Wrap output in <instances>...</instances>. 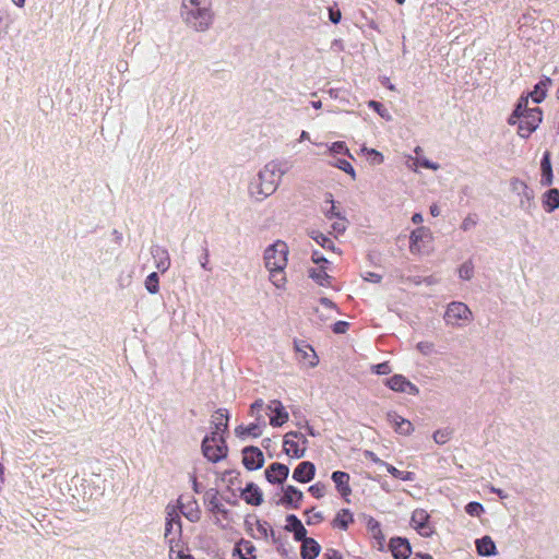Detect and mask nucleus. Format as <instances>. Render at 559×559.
<instances>
[{
    "label": "nucleus",
    "instance_id": "1",
    "mask_svg": "<svg viewBox=\"0 0 559 559\" xmlns=\"http://www.w3.org/2000/svg\"><path fill=\"white\" fill-rule=\"evenodd\" d=\"M551 86V80L545 79L537 83L534 90L526 96H522L509 118L510 124L518 126V134L521 138L530 136L542 122V111L538 107L531 106L539 104L547 95L548 88Z\"/></svg>",
    "mask_w": 559,
    "mask_h": 559
},
{
    "label": "nucleus",
    "instance_id": "2",
    "mask_svg": "<svg viewBox=\"0 0 559 559\" xmlns=\"http://www.w3.org/2000/svg\"><path fill=\"white\" fill-rule=\"evenodd\" d=\"M285 170L276 162L265 164L248 185L249 197L258 202H262L271 197L280 187L281 179Z\"/></svg>",
    "mask_w": 559,
    "mask_h": 559
},
{
    "label": "nucleus",
    "instance_id": "3",
    "mask_svg": "<svg viewBox=\"0 0 559 559\" xmlns=\"http://www.w3.org/2000/svg\"><path fill=\"white\" fill-rule=\"evenodd\" d=\"M218 421L211 436H207L202 443L204 456L211 462H218L227 455V445L223 438V432L227 427V419L223 415L216 418Z\"/></svg>",
    "mask_w": 559,
    "mask_h": 559
},
{
    "label": "nucleus",
    "instance_id": "4",
    "mask_svg": "<svg viewBox=\"0 0 559 559\" xmlns=\"http://www.w3.org/2000/svg\"><path fill=\"white\" fill-rule=\"evenodd\" d=\"M443 320L449 326L464 328L473 321V312L464 302L452 301L445 308Z\"/></svg>",
    "mask_w": 559,
    "mask_h": 559
},
{
    "label": "nucleus",
    "instance_id": "5",
    "mask_svg": "<svg viewBox=\"0 0 559 559\" xmlns=\"http://www.w3.org/2000/svg\"><path fill=\"white\" fill-rule=\"evenodd\" d=\"M186 24L197 32L206 31L213 23L214 13L212 7H200L193 10L181 11Z\"/></svg>",
    "mask_w": 559,
    "mask_h": 559
},
{
    "label": "nucleus",
    "instance_id": "6",
    "mask_svg": "<svg viewBox=\"0 0 559 559\" xmlns=\"http://www.w3.org/2000/svg\"><path fill=\"white\" fill-rule=\"evenodd\" d=\"M288 245L283 240H276L264 250L263 260L265 267H286L288 263Z\"/></svg>",
    "mask_w": 559,
    "mask_h": 559
},
{
    "label": "nucleus",
    "instance_id": "7",
    "mask_svg": "<svg viewBox=\"0 0 559 559\" xmlns=\"http://www.w3.org/2000/svg\"><path fill=\"white\" fill-rule=\"evenodd\" d=\"M312 262L316 265L308 270L309 277L320 286H330L332 276L329 273L330 267L326 265L330 263L329 259L314 250L312 253Z\"/></svg>",
    "mask_w": 559,
    "mask_h": 559
},
{
    "label": "nucleus",
    "instance_id": "8",
    "mask_svg": "<svg viewBox=\"0 0 559 559\" xmlns=\"http://www.w3.org/2000/svg\"><path fill=\"white\" fill-rule=\"evenodd\" d=\"M307 438L297 431H290L284 436V452L292 459H300L307 450Z\"/></svg>",
    "mask_w": 559,
    "mask_h": 559
},
{
    "label": "nucleus",
    "instance_id": "9",
    "mask_svg": "<svg viewBox=\"0 0 559 559\" xmlns=\"http://www.w3.org/2000/svg\"><path fill=\"white\" fill-rule=\"evenodd\" d=\"M432 238L431 231L426 227H419L411 233L409 250L413 253H421Z\"/></svg>",
    "mask_w": 559,
    "mask_h": 559
},
{
    "label": "nucleus",
    "instance_id": "10",
    "mask_svg": "<svg viewBox=\"0 0 559 559\" xmlns=\"http://www.w3.org/2000/svg\"><path fill=\"white\" fill-rule=\"evenodd\" d=\"M386 420L393 430L400 436H411L415 430V427L411 420L402 417L395 412L388 413Z\"/></svg>",
    "mask_w": 559,
    "mask_h": 559
},
{
    "label": "nucleus",
    "instance_id": "11",
    "mask_svg": "<svg viewBox=\"0 0 559 559\" xmlns=\"http://www.w3.org/2000/svg\"><path fill=\"white\" fill-rule=\"evenodd\" d=\"M304 499V493L295 486L288 485L283 487L282 497L278 500V504L290 509H298Z\"/></svg>",
    "mask_w": 559,
    "mask_h": 559
},
{
    "label": "nucleus",
    "instance_id": "12",
    "mask_svg": "<svg viewBox=\"0 0 559 559\" xmlns=\"http://www.w3.org/2000/svg\"><path fill=\"white\" fill-rule=\"evenodd\" d=\"M429 514L424 509H416L412 513L411 524L421 536L429 537L433 530L428 524Z\"/></svg>",
    "mask_w": 559,
    "mask_h": 559
},
{
    "label": "nucleus",
    "instance_id": "13",
    "mask_svg": "<svg viewBox=\"0 0 559 559\" xmlns=\"http://www.w3.org/2000/svg\"><path fill=\"white\" fill-rule=\"evenodd\" d=\"M385 384L395 392H401L409 395L418 394V389L415 384L408 381L402 374H394L386 379Z\"/></svg>",
    "mask_w": 559,
    "mask_h": 559
},
{
    "label": "nucleus",
    "instance_id": "14",
    "mask_svg": "<svg viewBox=\"0 0 559 559\" xmlns=\"http://www.w3.org/2000/svg\"><path fill=\"white\" fill-rule=\"evenodd\" d=\"M299 360L308 368H314L319 364V357L314 349L307 343L300 342L295 345Z\"/></svg>",
    "mask_w": 559,
    "mask_h": 559
},
{
    "label": "nucleus",
    "instance_id": "15",
    "mask_svg": "<svg viewBox=\"0 0 559 559\" xmlns=\"http://www.w3.org/2000/svg\"><path fill=\"white\" fill-rule=\"evenodd\" d=\"M242 462L248 469H258L262 467L264 463V454L258 448H245L242 451Z\"/></svg>",
    "mask_w": 559,
    "mask_h": 559
},
{
    "label": "nucleus",
    "instance_id": "16",
    "mask_svg": "<svg viewBox=\"0 0 559 559\" xmlns=\"http://www.w3.org/2000/svg\"><path fill=\"white\" fill-rule=\"evenodd\" d=\"M267 411L270 416V424L273 427H281L289 419L288 413L278 401H272L267 405Z\"/></svg>",
    "mask_w": 559,
    "mask_h": 559
},
{
    "label": "nucleus",
    "instance_id": "17",
    "mask_svg": "<svg viewBox=\"0 0 559 559\" xmlns=\"http://www.w3.org/2000/svg\"><path fill=\"white\" fill-rule=\"evenodd\" d=\"M288 474L289 468L282 463H273L265 469V477L272 484H283Z\"/></svg>",
    "mask_w": 559,
    "mask_h": 559
},
{
    "label": "nucleus",
    "instance_id": "18",
    "mask_svg": "<svg viewBox=\"0 0 559 559\" xmlns=\"http://www.w3.org/2000/svg\"><path fill=\"white\" fill-rule=\"evenodd\" d=\"M316 467L311 462H301L294 469L293 478L299 483H309L313 479Z\"/></svg>",
    "mask_w": 559,
    "mask_h": 559
},
{
    "label": "nucleus",
    "instance_id": "19",
    "mask_svg": "<svg viewBox=\"0 0 559 559\" xmlns=\"http://www.w3.org/2000/svg\"><path fill=\"white\" fill-rule=\"evenodd\" d=\"M421 152H423V150L419 146H417L414 150V153L416 154V156L412 158L413 164H414L413 170L416 173V171H418L419 167L426 168V169H429L432 171L440 170L441 165L439 163L432 162L428 157L421 155Z\"/></svg>",
    "mask_w": 559,
    "mask_h": 559
},
{
    "label": "nucleus",
    "instance_id": "20",
    "mask_svg": "<svg viewBox=\"0 0 559 559\" xmlns=\"http://www.w3.org/2000/svg\"><path fill=\"white\" fill-rule=\"evenodd\" d=\"M390 549L395 559H407L412 552L408 542L401 537L391 539Z\"/></svg>",
    "mask_w": 559,
    "mask_h": 559
},
{
    "label": "nucleus",
    "instance_id": "21",
    "mask_svg": "<svg viewBox=\"0 0 559 559\" xmlns=\"http://www.w3.org/2000/svg\"><path fill=\"white\" fill-rule=\"evenodd\" d=\"M513 187L521 194L520 206L524 210H530L534 205V193L523 181L516 180Z\"/></svg>",
    "mask_w": 559,
    "mask_h": 559
},
{
    "label": "nucleus",
    "instance_id": "22",
    "mask_svg": "<svg viewBox=\"0 0 559 559\" xmlns=\"http://www.w3.org/2000/svg\"><path fill=\"white\" fill-rule=\"evenodd\" d=\"M285 269L286 267L266 269L269 272V281L277 290H286L287 288Z\"/></svg>",
    "mask_w": 559,
    "mask_h": 559
},
{
    "label": "nucleus",
    "instance_id": "23",
    "mask_svg": "<svg viewBox=\"0 0 559 559\" xmlns=\"http://www.w3.org/2000/svg\"><path fill=\"white\" fill-rule=\"evenodd\" d=\"M332 480L342 497L346 498L352 493V489L349 487V475L347 473L340 471L334 472L332 474Z\"/></svg>",
    "mask_w": 559,
    "mask_h": 559
},
{
    "label": "nucleus",
    "instance_id": "24",
    "mask_svg": "<svg viewBox=\"0 0 559 559\" xmlns=\"http://www.w3.org/2000/svg\"><path fill=\"white\" fill-rule=\"evenodd\" d=\"M314 311L321 321L331 320L336 312L334 304L326 298H322L319 301L318 306L314 308Z\"/></svg>",
    "mask_w": 559,
    "mask_h": 559
},
{
    "label": "nucleus",
    "instance_id": "25",
    "mask_svg": "<svg viewBox=\"0 0 559 559\" xmlns=\"http://www.w3.org/2000/svg\"><path fill=\"white\" fill-rule=\"evenodd\" d=\"M285 528L292 532L295 538L298 540H301L306 537L307 530L301 523V521L298 520L295 515H288L286 518Z\"/></svg>",
    "mask_w": 559,
    "mask_h": 559
},
{
    "label": "nucleus",
    "instance_id": "26",
    "mask_svg": "<svg viewBox=\"0 0 559 559\" xmlns=\"http://www.w3.org/2000/svg\"><path fill=\"white\" fill-rule=\"evenodd\" d=\"M241 498L252 506L261 504L263 496L258 486L249 484L241 492Z\"/></svg>",
    "mask_w": 559,
    "mask_h": 559
},
{
    "label": "nucleus",
    "instance_id": "27",
    "mask_svg": "<svg viewBox=\"0 0 559 559\" xmlns=\"http://www.w3.org/2000/svg\"><path fill=\"white\" fill-rule=\"evenodd\" d=\"M542 203L547 213L554 212L559 207V190L549 189L542 197Z\"/></svg>",
    "mask_w": 559,
    "mask_h": 559
},
{
    "label": "nucleus",
    "instance_id": "28",
    "mask_svg": "<svg viewBox=\"0 0 559 559\" xmlns=\"http://www.w3.org/2000/svg\"><path fill=\"white\" fill-rule=\"evenodd\" d=\"M542 179L540 183L545 187H549L554 182L552 167L550 163V154L546 152L540 164Z\"/></svg>",
    "mask_w": 559,
    "mask_h": 559
},
{
    "label": "nucleus",
    "instance_id": "29",
    "mask_svg": "<svg viewBox=\"0 0 559 559\" xmlns=\"http://www.w3.org/2000/svg\"><path fill=\"white\" fill-rule=\"evenodd\" d=\"M301 545V557L302 559H314L320 551V546L312 538L305 537Z\"/></svg>",
    "mask_w": 559,
    "mask_h": 559
},
{
    "label": "nucleus",
    "instance_id": "30",
    "mask_svg": "<svg viewBox=\"0 0 559 559\" xmlns=\"http://www.w3.org/2000/svg\"><path fill=\"white\" fill-rule=\"evenodd\" d=\"M476 549L479 556H493L496 555V545L491 537L484 536L476 540Z\"/></svg>",
    "mask_w": 559,
    "mask_h": 559
},
{
    "label": "nucleus",
    "instance_id": "31",
    "mask_svg": "<svg viewBox=\"0 0 559 559\" xmlns=\"http://www.w3.org/2000/svg\"><path fill=\"white\" fill-rule=\"evenodd\" d=\"M382 466L385 467V469L394 477V478H397V479H401L403 481H413L415 479V474L413 472H407V471H401L399 468H396L395 466L389 464V463H385L383 461H378Z\"/></svg>",
    "mask_w": 559,
    "mask_h": 559
},
{
    "label": "nucleus",
    "instance_id": "32",
    "mask_svg": "<svg viewBox=\"0 0 559 559\" xmlns=\"http://www.w3.org/2000/svg\"><path fill=\"white\" fill-rule=\"evenodd\" d=\"M353 514L347 509H343L337 512L333 520V526L340 530H347L348 525L353 523Z\"/></svg>",
    "mask_w": 559,
    "mask_h": 559
},
{
    "label": "nucleus",
    "instance_id": "33",
    "mask_svg": "<svg viewBox=\"0 0 559 559\" xmlns=\"http://www.w3.org/2000/svg\"><path fill=\"white\" fill-rule=\"evenodd\" d=\"M360 152L368 156L369 163L373 166H379L384 162V156L382 155V153L374 148H369L364 145L360 148Z\"/></svg>",
    "mask_w": 559,
    "mask_h": 559
},
{
    "label": "nucleus",
    "instance_id": "34",
    "mask_svg": "<svg viewBox=\"0 0 559 559\" xmlns=\"http://www.w3.org/2000/svg\"><path fill=\"white\" fill-rule=\"evenodd\" d=\"M367 527L369 532L372 534V537L377 539L378 545L381 548L383 546L384 535L381 532L379 522L373 519H369Z\"/></svg>",
    "mask_w": 559,
    "mask_h": 559
},
{
    "label": "nucleus",
    "instance_id": "35",
    "mask_svg": "<svg viewBox=\"0 0 559 559\" xmlns=\"http://www.w3.org/2000/svg\"><path fill=\"white\" fill-rule=\"evenodd\" d=\"M236 435L238 437H241V438H246V437H258L261 435V429L258 425L255 424H252L250 426H247V427H243V426H239L236 428Z\"/></svg>",
    "mask_w": 559,
    "mask_h": 559
},
{
    "label": "nucleus",
    "instance_id": "36",
    "mask_svg": "<svg viewBox=\"0 0 559 559\" xmlns=\"http://www.w3.org/2000/svg\"><path fill=\"white\" fill-rule=\"evenodd\" d=\"M328 154L331 156H336L338 154H345V155H348L349 157H352V154L349 153L348 147L346 146L345 142H343V141H336V142H333L331 145H329Z\"/></svg>",
    "mask_w": 559,
    "mask_h": 559
},
{
    "label": "nucleus",
    "instance_id": "37",
    "mask_svg": "<svg viewBox=\"0 0 559 559\" xmlns=\"http://www.w3.org/2000/svg\"><path fill=\"white\" fill-rule=\"evenodd\" d=\"M312 239H313V241H316V243H318L323 249L335 252L334 242L330 238H328L325 235H323L321 233H314L312 235Z\"/></svg>",
    "mask_w": 559,
    "mask_h": 559
},
{
    "label": "nucleus",
    "instance_id": "38",
    "mask_svg": "<svg viewBox=\"0 0 559 559\" xmlns=\"http://www.w3.org/2000/svg\"><path fill=\"white\" fill-rule=\"evenodd\" d=\"M333 167L338 168L340 170H343L347 175L352 177V179H356V171L350 163H348L345 159H335L331 163Z\"/></svg>",
    "mask_w": 559,
    "mask_h": 559
},
{
    "label": "nucleus",
    "instance_id": "39",
    "mask_svg": "<svg viewBox=\"0 0 559 559\" xmlns=\"http://www.w3.org/2000/svg\"><path fill=\"white\" fill-rule=\"evenodd\" d=\"M459 277L464 281H469L474 276V265L471 261L464 262L457 270Z\"/></svg>",
    "mask_w": 559,
    "mask_h": 559
},
{
    "label": "nucleus",
    "instance_id": "40",
    "mask_svg": "<svg viewBox=\"0 0 559 559\" xmlns=\"http://www.w3.org/2000/svg\"><path fill=\"white\" fill-rule=\"evenodd\" d=\"M200 7H212V0H182L181 2V11Z\"/></svg>",
    "mask_w": 559,
    "mask_h": 559
},
{
    "label": "nucleus",
    "instance_id": "41",
    "mask_svg": "<svg viewBox=\"0 0 559 559\" xmlns=\"http://www.w3.org/2000/svg\"><path fill=\"white\" fill-rule=\"evenodd\" d=\"M145 288L151 294H157L159 290V280L156 273H151L145 280Z\"/></svg>",
    "mask_w": 559,
    "mask_h": 559
},
{
    "label": "nucleus",
    "instance_id": "42",
    "mask_svg": "<svg viewBox=\"0 0 559 559\" xmlns=\"http://www.w3.org/2000/svg\"><path fill=\"white\" fill-rule=\"evenodd\" d=\"M368 106L372 108L381 118L385 119L386 121H390L392 119V116L390 115L389 110L379 102L370 100L368 102Z\"/></svg>",
    "mask_w": 559,
    "mask_h": 559
},
{
    "label": "nucleus",
    "instance_id": "43",
    "mask_svg": "<svg viewBox=\"0 0 559 559\" xmlns=\"http://www.w3.org/2000/svg\"><path fill=\"white\" fill-rule=\"evenodd\" d=\"M452 436V431L449 429L436 430L432 435V439L437 444H445Z\"/></svg>",
    "mask_w": 559,
    "mask_h": 559
},
{
    "label": "nucleus",
    "instance_id": "44",
    "mask_svg": "<svg viewBox=\"0 0 559 559\" xmlns=\"http://www.w3.org/2000/svg\"><path fill=\"white\" fill-rule=\"evenodd\" d=\"M416 348L417 350L423 355V356H430L432 354H435V344L432 342H429V341H421L419 342L417 345H416Z\"/></svg>",
    "mask_w": 559,
    "mask_h": 559
},
{
    "label": "nucleus",
    "instance_id": "45",
    "mask_svg": "<svg viewBox=\"0 0 559 559\" xmlns=\"http://www.w3.org/2000/svg\"><path fill=\"white\" fill-rule=\"evenodd\" d=\"M169 559H193L188 554H186L182 549L178 547V545H173V539H170V550H169Z\"/></svg>",
    "mask_w": 559,
    "mask_h": 559
},
{
    "label": "nucleus",
    "instance_id": "46",
    "mask_svg": "<svg viewBox=\"0 0 559 559\" xmlns=\"http://www.w3.org/2000/svg\"><path fill=\"white\" fill-rule=\"evenodd\" d=\"M465 511L467 514H469L471 516H476V518H479L485 509L484 507L478 503V502H469L466 507H465Z\"/></svg>",
    "mask_w": 559,
    "mask_h": 559
},
{
    "label": "nucleus",
    "instance_id": "47",
    "mask_svg": "<svg viewBox=\"0 0 559 559\" xmlns=\"http://www.w3.org/2000/svg\"><path fill=\"white\" fill-rule=\"evenodd\" d=\"M309 492L316 498H322L325 495V486L321 483H317L309 487Z\"/></svg>",
    "mask_w": 559,
    "mask_h": 559
},
{
    "label": "nucleus",
    "instance_id": "48",
    "mask_svg": "<svg viewBox=\"0 0 559 559\" xmlns=\"http://www.w3.org/2000/svg\"><path fill=\"white\" fill-rule=\"evenodd\" d=\"M362 280L372 284H379L382 281V276L376 272H366L362 274Z\"/></svg>",
    "mask_w": 559,
    "mask_h": 559
},
{
    "label": "nucleus",
    "instance_id": "49",
    "mask_svg": "<svg viewBox=\"0 0 559 559\" xmlns=\"http://www.w3.org/2000/svg\"><path fill=\"white\" fill-rule=\"evenodd\" d=\"M180 528V525L178 523V521L175 519V518H170L166 524V533H165V536L167 537L168 535H170L174 531H179Z\"/></svg>",
    "mask_w": 559,
    "mask_h": 559
},
{
    "label": "nucleus",
    "instance_id": "50",
    "mask_svg": "<svg viewBox=\"0 0 559 559\" xmlns=\"http://www.w3.org/2000/svg\"><path fill=\"white\" fill-rule=\"evenodd\" d=\"M477 222L474 216H467L463 219L461 224V228L465 231L473 229L476 226Z\"/></svg>",
    "mask_w": 559,
    "mask_h": 559
},
{
    "label": "nucleus",
    "instance_id": "51",
    "mask_svg": "<svg viewBox=\"0 0 559 559\" xmlns=\"http://www.w3.org/2000/svg\"><path fill=\"white\" fill-rule=\"evenodd\" d=\"M374 371L378 374H388L391 371V369L386 362H382V364L374 366Z\"/></svg>",
    "mask_w": 559,
    "mask_h": 559
},
{
    "label": "nucleus",
    "instance_id": "52",
    "mask_svg": "<svg viewBox=\"0 0 559 559\" xmlns=\"http://www.w3.org/2000/svg\"><path fill=\"white\" fill-rule=\"evenodd\" d=\"M321 520H322L321 513L314 512V513H312V515L309 516L307 523L311 524V523L320 522Z\"/></svg>",
    "mask_w": 559,
    "mask_h": 559
},
{
    "label": "nucleus",
    "instance_id": "53",
    "mask_svg": "<svg viewBox=\"0 0 559 559\" xmlns=\"http://www.w3.org/2000/svg\"><path fill=\"white\" fill-rule=\"evenodd\" d=\"M330 19L333 23H335V24L338 23L341 20V12L330 10Z\"/></svg>",
    "mask_w": 559,
    "mask_h": 559
},
{
    "label": "nucleus",
    "instance_id": "54",
    "mask_svg": "<svg viewBox=\"0 0 559 559\" xmlns=\"http://www.w3.org/2000/svg\"><path fill=\"white\" fill-rule=\"evenodd\" d=\"M345 328H346V323L345 322H337L334 326V332L336 333H344L345 332Z\"/></svg>",
    "mask_w": 559,
    "mask_h": 559
},
{
    "label": "nucleus",
    "instance_id": "55",
    "mask_svg": "<svg viewBox=\"0 0 559 559\" xmlns=\"http://www.w3.org/2000/svg\"><path fill=\"white\" fill-rule=\"evenodd\" d=\"M412 222L416 225L418 224H421L424 222V217L420 213H415L413 216H412Z\"/></svg>",
    "mask_w": 559,
    "mask_h": 559
},
{
    "label": "nucleus",
    "instance_id": "56",
    "mask_svg": "<svg viewBox=\"0 0 559 559\" xmlns=\"http://www.w3.org/2000/svg\"><path fill=\"white\" fill-rule=\"evenodd\" d=\"M250 546L248 544H243L239 549H238V552L239 555L241 556L242 559H248L246 557L242 556V551L245 550L247 554H249L250 551Z\"/></svg>",
    "mask_w": 559,
    "mask_h": 559
},
{
    "label": "nucleus",
    "instance_id": "57",
    "mask_svg": "<svg viewBox=\"0 0 559 559\" xmlns=\"http://www.w3.org/2000/svg\"><path fill=\"white\" fill-rule=\"evenodd\" d=\"M169 266V262L168 261H163L160 263H158L157 267L162 271V272H165Z\"/></svg>",
    "mask_w": 559,
    "mask_h": 559
},
{
    "label": "nucleus",
    "instance_id": "58",
    "mask_svg": "<svg viewBox=\"0 0 559 559\" xmlns=\"http://www.w3.org/2000/svg\"><path fill=\"white\" fill-rule=\"evenodd\" d=\"M334 230L343 231L345 229V224L343 222L335 223L333 225Z\"/></svg>",
    "mask_w": 559,
    "mask_h": 559
},
{
    "label": "nucleus",
    "instance_id": "59",
    "mask_svg": "<svg viewBox=\"0 0 559 559\" xmlns=\"http://www.w3.org/2000/svg\"><path fill=\"white\" fill-rule=\"evenodd\" d=\"M262 406H263L262 401H257L255 403L252 404L251 409H252V412L260 411L262 408Z\"/></svg>",
    "mask_w": 559,
    "mask_h": 559
},
{
    "label": "nucleus",
    "instance_id": "60",
    "mask_svg": "<svg viewBox=\"0 0 559 559\" xmlns=\"http://www.w3.org/2000/svg\"><path fill=\"white\" fill-rule=\"evenodd\" d=\"M310 139V135L307 131H301L299 135V142L308 141Z\"/></svg>",
    "mask_w": 559,
    "mask_h": 559
},
{
    "label": "nucleus",
    "instance_id": "61",
    "mask_svg": "<svg viewBox=\"0 0 559 559\" xmlns=\"http://www.w3.org/2000/svg\"><path fill=\"white\" fill-rule=\"evenodd\" d=\"M329 197H330L329 201H330V203L332 204V207H331L330 213H331L332 215L337 216V215H338V213H337V212H335V204H334V201H333V199H332V195L330 194Z\"/></svg>",
    "mask_w": 559,
    "mask_h": 559
},
{
    "label": "nucleus",
    "instance_id": "62",
    "mask_svg": "<svg viewBox=\"0 0 559 559\" xmlns=\"http://www.w3.org/2000/svg\"><path fill=\"white\" fill-rule=\"evenodd\" d=\"M430 213H431V215H433V216L439 215V207H438L437 205H432V206H430Z\"/></svg>",
    "mask_w": 559,
    "mask_h": 559
},
{
    "label": "nucleus",
    "instance_id": "63",
    "mask_svg": "<svg viewBox=\"0 0 559 559\" xmlns=\"http://www.w3.org/2000/svg\"><path fill=\"white\" fill-rule=\"evenodd\" d=\"M414 559H432L430 556L416 555Z\"/></svg>",
    "mask_w": 559,
    "mask_h": 559
},
{
    "label": "nucleus",
    "instance_id": "64",
    "mask_svg": "<svg viewBox=\"0 0 559 559\" xmlns=\"http://www.w3.org/2000/svg\"><path fill=\"white\" fill-rule=\"evenodd\" d=\"M328 559H342L337 554H333L332 556H329Z\"/></svg>",
    "mask_w": 559,
    "mask_h": 559
}]
</instances>
